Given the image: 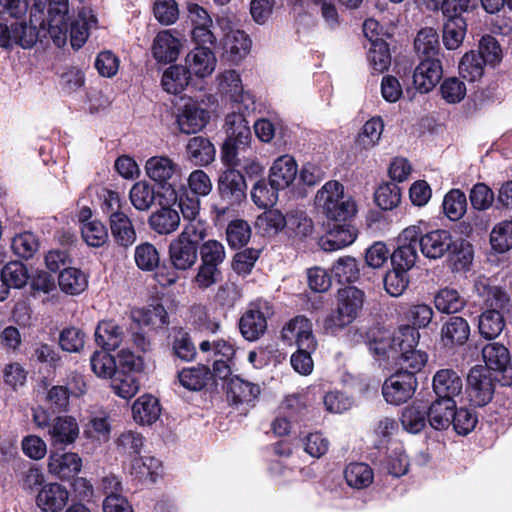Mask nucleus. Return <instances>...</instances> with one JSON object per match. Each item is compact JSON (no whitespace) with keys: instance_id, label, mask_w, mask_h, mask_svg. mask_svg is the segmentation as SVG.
Listing matches in <instances>:
<instances>
[{"instance_id":"58836bf2","label":"nucleus","mask_w":512,"mask_h":512,"mask_svg":"<svg viewBox=\"0 0 512 512\" xmlns=\"http://www.w3.org/2000/svg\"><path fill=\"white\" fill-rule=\"evenodd\" d=\"M95 340L104 350H115L122 344L124 333L115 322L102 321L95 330Z\"/></svg>"},{"instance_id":"09e8293b","label":"nucleus","mask_w":512,"mask_h":512,"mask_svg":"<svg viewBox=\"0 0 512 512\" xmlns=\"http://www.w3.org/2000/svg\"><path fill=\"white\" fill-rule=\"evenodd\" d=\"M331 273L339 283H353L360 278L359 264L351 256L338 258L331 268Z\"/></svg>"},{"instance_id":"a878e982","label":"nucleus","mask_w":512,"mask_h":512,"mask_svg":"<svg viewBox=\"0 0 512 512\" xmlns=\"http://www.w3.org/2000/svg\"><path fill=\"white\" fill-rule=\"evenodd\" d=\"M462 388V379L452 369L439 370L433 377V389L438 398L454 400L461 394Z\"/></svg>"},{"instance_id":"7c9ffc66","label":"nucleus","mask_w":512,"mask_h":512,"mask_svg":"<svg viewBox=\"0 0 512 512\" xmlns=\"http://www.w3.org/2000/svg\"><path fill=\"white\" fill-rule=\"evenodd\" d=\"M97 19L92 11L88 8H82L77 18L71 22L69 26L70 42L73 48H81L88 36L89 30L96 27Z\"/></svg>"},{"instance_id":"f3484780","label":"nucleus","mask_w":512,"mask_h":512,"mask_svg":"<svg viewBox=\"0 0 512 512\" xmlns=\"http://www.w3.org/2000/svg\"><path fill=\"white\" fill-rule=\"evenodd\" d=\"M218 89L227 95L234 103H242L245 109H249L254 101L250 94L244 92L240 75L235 70H226L218 75Z\"/></svg>"},{"instance_id":"72a5a7b5","label":"nucleus","mask_w":512,"mask_h":512,"mask_svg":"<svg viewBox=\"0 0 512 512\" xmlns=\"http://www.w3.org/2000/svg\"><path fill=\"white\" fill-rule=\"evenodd\" d=\"M337 301V308L344 317L354 321L363 307L364 292L357 287L348 286L338 291Z\"/></svg>"},{"instance_id":"37998d69","label":"nucleus","mask_w":512,"mask_h":512,"mask_svg":"<svg viewBox=\"0 0 512 512\" xmlns=\"http://www.w3.org/2000/svg\"><path fill=\"white\" fill-rule=\"evenodd\" d=\"M211 371L205 365L184 368L178 373V380L181 386L188 390H201L211 378Z\"/></svg>"},{"instance_id":"8fccbe9b","label":"nucleus","mask_w":512,"mask_h":512,"mask_svg":"<svg viewBox=\"0 0 512 512\" xmlns=\"http://www.w3.org/2000/svg\"><path fill=\"white\" fill-rule=\"evenodd\" d=\"M60 289L71 295H77L83 292L87 287L86 276L76 268H65L58 277Z\"/></svg>"},{"instance_id":"5fc2aeb1","label":"nucleus","mask_w":512,"mask_h":512,"mask_svg":"<svg viewBox=\"0 0 512 512\" xmlns=\"http://www.w3.org/2000/svg\"><path fill=\"white\" fill-rule=\"evenodd\" d=\"M199 350L206 355L207 360L226 359L233 360L235 355L234 346L224 339L204 340L199 344Z\"/></svg>"},{"instance_id":"bf43d9fd","label":"nucleus","mask_w":512,"mask_h":512,"mask_svg":"<svg viewBox=\"0 0 512 512\" xmlns=\"http://www.w3.org/2000/svg\"><path fill=\"white\" fill-rule=\"evenodd\" d=\"M485 64L481 55L471 51L462 57L459 63V73L462 78L474 82L482 77Z\"/></svg>"},{"instance_id":"b1692460","label":"nucleus","mask_w":512,"mask_h":512,"mask_svg":"<svg viewBox=\"0 0 512 512\" xmlns=\"http://www.w3.org/2000/svg\"><path fill=\"white\" fill-rule=\"evenodd\" d=\"M470 335V326L460 316L450 317L441 328V342L445 347L464 345Z\"/></svg>"},{"instance_id":"c85d7f7f","label":"nucleus","mask_w":512,"mask_h":512,"mask_svg":"<svg viewBox=\"0 0 512 512\" xmlns=\"http://www.w3.org/2000/svg\"><path fill=\"white\" fill-rule=\"evenodd\" d=\"M455 400L437 398L426 409L428 423L435 430L447 429L452 424Z\"/></svg>"},{"instance_id":"052dcab7","label":"nucleus","mask_w":512,"mask_h":512,"mask_svg":"<svg viewBox=\"0 0 512 512\" xmlns=\"http://www.w3.org/2000/svg\"><path fill=\"white\" fill-rule=\"evenodd\" d=\"M134 259L139 269L153 271L159 265L160 255L153 244L144 242L136 246Z\"/></svg>"},{"instance_id":"0eeeda50","label":"nucleus","mask_w":512,"mask_h":512,"mask_svg":"<svg viewBox=\"0 0 512 512\" xmlns=\"http://www.w3.org/2000/svg\"><path fill=\"white\" fill-rule=\"evenodd\" d=\"M225 130L227 139L222 147V155L233 150L246 149L251 141V131L249 122L244 116L241 108L233 111L226 116Z\"/></svg>"},{"instance_id":"412c9836","label":"nucleus","mask_w":512,"mask_h":512,"mask_svg":"<svg viewBox=\"0 0 512 512\" xmlns=\"http://www.w3.org/2000/svg\"><path fill=\"white\" fill-rule=\"evenodd\" d=\"M186 65L189 73L200 78L211 75L217 64V59L210 47H195L186 56Z\"/></svg>"},{"instance_id":"cd10ccee","label":"nucleus","mask_w":512,"mask_h":512,"mask_svg":"<svg viewBox=\"0 0 512 512\" xmlns=\"http://www.w3.org/2000/svg\"><path fill=\"white\" fill-rule=\"evenodd\" d=\"M357 237V230L348 224H335L327 234L320 239L324 251H336L351 245Z\"/></svg>"},{"instance_id":"de8ad7c7","label":"nucleus","mask_w":512,"mask_h":512,"mask_svg":"<svg viewBox=\"0 0 512 512\" xmlns=\"http://www.w3.org/2000/svg\"><path fill=\"white\" fill-rule=\"evenodd\" d=\"M436 309L441 313L454 314L461 311L465 305V299L456 289L443 288L434 297Z\"/></svg>"},{"instance_id":"79ce46f5","label":"nucleus","mask_w":512,"mask_h":512,"mask_svg":"<svg viewBox=\"0 0 512 512\" xmlns=\"http://www.w3.org/2000/svg\"><path fill=\"white\" fill-rule=\"evenodd\" d=\"M190 73L184 66H170L162 75L161 84L171 94L181 93L189 84Z\"/></svg>"},{"instance_id":"3c124183","label":"nucleus","mask_w":512,"mask_h":512,"mask_svg":"<svg viewBox=\"0 0 512 512\" xmlns=\"http://www.w3.org/2000/svg\"><path fill=\"white\" fill-rule=\"evenodd\" d=\"M466 22L462 17L448 18L443 28V43L446 49L455 50L463 42Z\"/></svg>"},{"instance_id":"a211bd4d","label":"nucleus","mask_w":512,"mask_h":512,"mask_svg":"<svg viewBox=\"0 0 512 512\" xmlns=\"http://www.w3.org/2000/svg\"><path fill=\"white\" fill-rule=\"evenodd\" d=\"M420 338V333L415 327L410 325H404L390 338V344L388 350L384 346V343H380L381 346L376 348L377 351H381L387 358H391V355H399L403 352L415 349Z\"/></svg>"},{"instance_id":"6ab92c4d","label":"nucleus","mask_w":512,"mask_h":512,"mask_svg":"<svg viewBox=\"0 0 512 512\" xmlns=\"http://www.w3.org/2000/svg\"><path fill=\"white\" fill-rule=\"evenodd\" d=\"M109 226L114 242L123 247L132 246L137 234L130 217L123 211H113L109 215Z\"/></svg>"},{"instance_id":"e2e57ef3","label":"nucleus","mask_w":512,"mask_h":512,"mask_svg":"<svg viewBox=\"0 0 512 512\" xmlns=\"http://www.w3.org/2000/svg\"><path fill=\"white\" fill-rule=\"evenodd\" d=\"M172 351L177 358L190 362L197 354L196 347L188 332L180 329L173 335Z\"/></svg>"},{"instance_id":"f8f14e48","label":"nucleus","mask_w":512,"mask_h":512,"mask_svg":"<svg viewBox=\"0 0 512 512\" xmlns=\"http://www.w3.org/2000/svg\"><path fill=\"white\" fill-rule=\"evenodd\" d=\"M221 198L229 205L240 203L246 197L247 185L244 176L234 168L222 173L218 183Z\"/></svg>"},{"instance_id":"f03ea898","label":"nucleus","mask_w":512,"mask_h":512,"mask_svg":"<svg viewBox=\"0 0 512 512\" xmlns=\"http://www.w3.org/2000/svg\"><path fill=\"white\" fill-rule=\"evenodd\" d=\"M315 204L327 218L335 221H346L356 212L355 202L336 180L328 181L317 191Z\"/></svg>"},{"instance_id":"2eb2a0df","label":"nucleus","mask_w":512,"mask_h":512,"mask_svg":"<svg viewBox=\"0 0 512 512\" xmlns=\"http://www.w3.org/2000/svg\"><path fill=\"white\" fill-rule=\"evenodd\" d=\"M199 246L195 241L175 238L169 245V259L172 266L181 271L191 269L197 262Z\"/></svg>"},{"instance_id":"6e6d98bb","label":"nucleus","mask_w":512,"mask_h":512,"mask_svg":"<svg viewBox=\"0 0 512 512\" xmlns=\"http://www.w3.org/2000/svg\"><path fill=\"white\" fill-rule=\"evenodd\" d=\"M1 280L8 288L20 289L25 286L29 280V274L26 266L21 262H9L1 270Z\"/></svg>"},{"instance_id":"0e129e2a","label":"nucleus","mask_w":512,"mask_h":512,"mask_svg":"<svg viewBox=\"0 0 512 512\" xmlns=\"http://www.w3.org/2000/svg\"><path fill=\"white\" fill-rule=\"evenodd\" d=\"M81 234L84 241L91 247H101L108 240V231L105 225L98 220L83 222Z\"/></svg>"},{"instance_id":"393cba45","label":"nucleus","mask_w":512,"mask_h":512,"mask_svg":"<svg viewBox=\"0 0 512 512\" xmlns=\"http://www.w3.org/2000/svg\"><path fill=\"white\" fill-rule=\"evenodd\" d=\"M146 175L155 183L166 182L179 178L180 169L178 165L168 156H153L145 163Z\"/></svg>"},{"instance_id":"4c0bfd02","label":"nucleus","mask_w":512,"mask_h":512,"mask_svg":"<svg viewBox=\"0 0 512 512\" xmlns=\"http://www.w3.org/2000/svg\"><path fill=\"white\" fill-rule=\"evenodd\" d=\"M161 472V462L153 456H136L131 461L130 473L139 481L153 483Z\"/></svg>"},{"instance_id":"ea45409f","label":"nucleus","mask_w":512,"mask_h":512,"mask_svg":"<svg viewBox=\"0 0 512 512\" xmlns=\"http://www.w3.org/2000/svg\"><path fill=\"white\" fill-rule=\"evenodd\" d=\"M414 47L421 59L438 58L440 42L437 31L431 27L421 29L414 40Z\"/></svg>"},{"instance_id":"7ed1b4c3","label":"nucleus","mask_w":512,"mask_h":512,"mask_svg":"<svg viewBox=\"0 0 512 512\" xmlns=\"http://www.w3.org/2000/svg\"><path fill=\"white\" fill-rule=\"evenodd\" d=\"M418 244L421 253L428 259H440L449 252L462 254L463 264L465 267L472 261L473 252L469 244L460 242L458 245L454 242L451 233L445 229H437L427 233H421L418 238Z\"/></svg>"},{"instance_id":"864d4df0","label":"nucleus","mask_w":512,"mask_h":512,"mask_svg":"<svg viewBox=\"0 0 512 512\" xmlns=\"http://www.w3.org/2000/svg\"><path fill=\"white\" fill-rule=\"evenodd\" d=\"M427 420L426 407L419 404L408 406L402 412L401 423L403 428L412 434L421 432Z\"/></svg>"},{"instance_id":"e433bc0d","label":"nucleus","mask_w":512,"mask_h":512,"mask_svg":"<svg viewBox=\"0 0 512 512\" xmlns=\"http://www.w3.org/2000/svg\"><path fill=\"white\" fill-rule=\"evenodd\" d=\"M228 397L236 404L238 403H253L261 393L258 384L245 381L238 376L230 379L227 387Z\"/></svg>"},{"instance_id":"5701e85b","label":"nucleus","mask_w":512,"mask_h":512,"mask_svg":"<svg viewBox=\"0 0 512 512\" xmlns=\"http://www.w3.org/2000/svg\"><path fill=\"white\" fill-rule=\"evenodd\" d=\"M69 500L68 490L58 484L50 483L42 487L36 499L37 506L47 512H58Z\"/></svg>"},{"instance_id":"f257e3e1","label":"nucleus","mask_w":512,"mask_h":512,"mask_svg":"<svg viewBox=\"0 0 512 512\" xmlns=\"http://www.w3.org/2000/svg\"><path fill=\"white\" fill-rule=\"evenodd\" d=\"M474 291L483 299L485 305V310L479 316V333L486 339H494L505 327L503 313L510 298L501 288L492 286L489 278L485 276L476 278Z\"/></svg>"},{"instance_id":"69168bd1","label":"nucleus","mask_w":512,"mask_h":512,"mask_svg":"<svg viewBox=\"0 0 512 512\" xmlns=\"http://www.w3.org/2000/svg\"><path fill=\"white\" fill-rule=\"evenodd\" d=\"M391 358L400 365L398 371L416 372L421 371L427 362V354L420 350L412 349L399 355H391Z\"/></svg>"},{"instance_id":"4be33fe9","label":"nucleus","mask_w":512,"mask_h":512,"mask_svg":"<svg viewBox=\"0 0 512 512\" xmlns=\"http://www.w3.org/2000/svg\"><path fill=\"white\" fill-rule=\"evenodd\" d=\"M298 166L290 155L278 157L272 164L269 173L271 185L278 189H285L296 179Z\"/></svg>"},{"instance_id":"ddd939ff","label":"nucleus","mask_w":512,"mask_h":512,"mask_svg":"<svg viewBox=\"0 0 512 512\" xmlns=\"http://www.w3.org/2000/svg\"><path fill=\"white\" fill-rule=\"evenodd\" d=\"M210 119V113L198 103L189 101L177 114V125L182 133L192 134L202 130Z\"/></svg>"},{"instance_id":"a19ab883","label":"nucleus","mask_w":512,"mask_h":512,"mask_svg":"<svg viewBox=\"0 0 512 512\" xmlns=\"http://www.w3.org/2000/svg\"><path fill=\"white\" fill-rule=\"evenodd\" d=\"M131 317L140 326L156 328L168 324L167 312L161 304L134 309L131 311Z\"/></svg>"},{"instance_id":"338daca9","label":"nucleus","mask_w":512,"mask_h":512,"mask_svg":"<svg viewBox=\"0 0 512 512\" xmlns=\"http://www.w3.org/2000/svg\"><path fill=\"white\" fill-rule=\"evenodd\" d=\"M492 248L500 253L512 247V221H502L494 226L490 234Z\"/></svg>"},{"instance_id":"f704fd0d","label":"nucleus","mask_w":512,"mask_h":512,"mask_svg":"<svg viewBox=\"0 0 512 512\" xmlns=\"http://www.w3.org/2000/svg\"><path fill=\"white\" fill-rule=\"evenodd\" d=\"M187 157L198 166H206L215 158V147L209 139L202 136L191 138L186 146Z\"/></svg>"},{"instance_id":"603ef678","label":"nucleus","mask_w":512,"mask_h":512,"mask_svg":"<svg viewBox=\"0 0 512 512\" xmlns=\"http://www.w3.org/2000/svg\"><path fill=\"white\" fill-rule=\"evenodd\" d=\"M200 263L212 267L221 268L226 259L224 245L214 239L204 241L199 246Z\"/></svg>"},{"instance_id":"1a4fd4ad","label":"nucleus","mask_w":512,"mask_h":512,"mask_svg":"<svg viewBox=\"0 0 512 512\" xmlns=\"http://www.w3.org/2000/svg\"><path fill=\"white\" fill-rule=\"evenodd\" d=\"M281 337L289 343L294 342L298 348L316 350L317 342L313 335L311 321L298 315L285 324Z\"/></svg>"},{"instance_id":"13d9d810","label":"nucleus","mask_w":512,"mask_h":512,"mask_svg":"<svg viewBox=\"0 0 512 512\" xmlns=\"http://www.w3.org/2000/svg\"><path fill=\"white\" fill-rule=\"evenodd\" d=\"M113 376L111 388L117 396L130 399L136 395L139 390V382L133 373L118 372Z\"/></svg>"},{"instance_id":"4d7b16f0","label":"nucleus","mask_w":512,"mask_h":512,"mask_svg":"<svg viewBox=\"0 0 512 512\" xmlns=\"http://www.w3.org/2000/svg\"><path fill=\"white\" fill-rule=\"evenodd\" d=\"M467 209V199L464 192L459 189L450 190L444 197L443 210L452 221L459 220Z\"/></svg>"},{"instance_id":"20e7f679","label":"nucleus","mask_w":512,"mask_h":512,"mask_svg":"<svg viewBox=\"0 0 512 512\" xmlns=\"http://www.w3.org/2000/svg\"><path fill=\"white\" fill-rule=\"evenodd\" d=\"M496 382L492 373L481 365L470 369L467 375V394L474 406L482 407L493 399Z\"/></svg>"},{"instance_id":"39448f33","label":"nucleus","mask_w":512,"mask_h":512,"mask_svg":"<svg viewBox=\"0 0 512 512\" xmlns=\"http://www.w3.org/2000/svg\"><path fill=\"white\" fill-rule=\"evenodd\" d=\"M422 233L421 225H411L405 228L398 237V248L391 255V262L395 269L407 272L418 258V238Z\"/></svg>"},{"instance_id":"c9c22d12","label":"nucleus","mask_w":512,"mask_h":512,"mask_svg":"<svg viewBox=\"0 0 512 512\" xmlns=\"http://www.w3.org/2000/svg\"><path fill=\"white\" fill-rule=\"evenodd\" d=\"M223 161L230 167H239L243 169L248 175H260L263 172L262 165L255 160L253 152L249 149L233 150L232 152H226L222 155Z\"/></svg>"},{"instance_id":"4468645a","label":"nucleus","mask_w":512,"mask_h":512,"mask_svg":"<svg viewBox=\"0 0 512 512\" xmlns=\"http://www.w3.org/2000/svg\"><path fill=\"white\" fill-rule=\"evenodd\" d=\"M442 74L443 69L439 58L422 59L414 70V86L419 92L427 93L440 81Z\"/></svg>"},{"instance_id":"bb28decb","label":"nucleus","mask_w":512,"mask_h":512,"mask_svg":"<svg viewBox=\"0 0 512 512\" xmlns=\"http://www.w3.org/2000/svg\"><path fill=\"white\" fill-rule=\"evenodd\" d=\"M180 48V40L170 30H164L156 35L152 45V53L157 61L170 63L177 60Z\"/></svg>"},{"instance_id":"dca6fc26","label":"nucleus","mask_w":512,"mask_h":512,"mask_svg":"<svg viewBox=\"0 0 512 512\" xmlns=\"http://www.w3.org/2000/svg\"><path fill=\"white\" fill-rule=\"evenodd\" d=\"M222 48L224 58L233 64H238L248 55L251 40L244 31L231 29L222 40Z\"/></svg>"},{"instance_id":"473e14b6","label":"nucleus","mask_w":512,"mask_h":512,"mask_svg":"<svg viewBox=\"0 0 512 512\" xmlns=\"http://www.w3.org/2000/svg\"><path fill=\"white\" fill-rule=\"evenodd\" d=\"M239 329L242 336L249 341H255L264 335L267 329V320L260 309H248L240 318Z\"/></svg>"},{"instance_id":"aec40b11","label":"nucleus","mask_w":512,"mask_h":512,"mask_svg":"<svg viewBox=\"0 0 512 512\" xmlns=\"http://www.w3.org/2000/svg\"><path fill=\"white\" fill-rule=\"evenodd\" d=\"M48 435L52 446L70 445L79 436V426L75 418L71 416L56 417L49 426Z\"/></svg>"},{"instance_id":"9d476101","label":"nucleus","mask_w":512,"mask_h":512,"mask_svg":"<svg viewBox=\"0 0 512 512\" xmlns=\"http://www.w3.org/2000/svg\"><path fill=\"white\" fill-rule=\"evenodd\" d=\"M68 0H50L48 8V33L54 44L62 47L67 42L69 24L67 21Z\"/></svg>"},{"instance_id":"6e6552de","label":"nucleus","mask_w":512,"mask_h":512,"mask_svg":"<svg viewBox=\"0 0 512 512\" xmlns=\"http://www.w3.org/2000/svg\"><path fill=\"white\" fill-rule=\"evenodd\" d=\"M482 358L485 368L502 375L505 385L512 384V356L509 349L499 343L491 342L482 348Z\"/></svg>"},{"instance_id":"c756f323","label":"nucleus","mask_w":512,"mask_h":512,"mask_svg":"<svg viewBox=\"0 0 512 512\" xmlns=\"http://www.w3.org/2000/svg\"><path fill=\"white\" fill-rule=\"evenodd\" d=\"M160 415V403L152 395H142L132 405L133 419L139 425H152L160 418Z\"/></svg>"},{"instance_id":"423d86ee","label":"nucleus","mask_w":512,"mask_h":512,"mask_svg":"<svg viewBox=\"0 0 512 512\" xmlns=\"http://www.w3.org/2000/svg\"><path fill=\"white\" fill-rule=\"evenodd\" d=\"M417 385L413 372L397 371L385 380L382 394L387 403L401 405L412 398Z\"/></svg>"},{"instance_id":"9b49d317","label":"nucleus","mask_w":512,"mask_h":512,"mask_svg":"<svg viewBox=\"0 0 512 512\" xmlns=\"http://www.w3.org/2000/svg\"><path fill=\"white\" fill-rule=\"evenodd\" d=\"M48 472L60 480L74 478L82 469V459L74 452H51L47 462Z\"/></svg>"},{"instance_id":"774afa93","label":"nucleus","mask_w":512,"mask_h":512,"mask_svg":"<svg viewBox=\"0 0 512 512\" xmlns=\"http://www.w3.org/2000/svg\"><path fill=\"white\" fill-rule=\"evenodd\" d=\"M107 351H95L90 358L91 369L100 378H111L116 373L115 359Z\"/></svg>"},{"instance_id":"2f4dec72","label":"nucleus","mask_w":512,"mask_h":512,"mask_svg":"<svg viewBox=\"0 0 512 512\" xmlns=\"http://www.w3.org/2000/svg\"><path fill=\"white\" fill-rule=\"evenodd\" d=\"M148 225L159 235H170L179 228L180 215L177 210L163 206L149 216Z\"/></svg>"},{"instance_id":"a18cd8bd","label":"nucleus","mask_w":512,"mask_h":512,"mask_svg":"<svg viewBox=\"0 0 512 512\" xmlns=\"http://www.w3.org/2000/svg\"><path fill=\"white\" fill-rule=\"evenodd\" d=\"M156 193L154 188L146 181H139L133 184L129 192V199L132 206L140 212L151 209L155 203Z\"/></svg>"},{"instance_id":"680f3d73","label":"nucleus","mask_w":512,"mask_h":512,"mask_svg":"<svg viewBox=\"0 0 512 512\" xmlns=\"http://www.w3.org/2000/svg\"><path fill=\"white\" fill-rule=\"evenodd\" d=\"M279 190L270 182L260 180L253 185L251 198L259 208H269L276 204Z\"/></svg>"},{"instance_id":"c03bdc74","label":"nucleus","mask_w":512,"mask_h":512,"mask_svg":"<svg viewBox=\"0 0 512 512\" xmlns=\"http://www.w3.org/2000/svg\"><path fill=\"white\" fill-rule=\"evenodd\" d=\"M344 477L350 487L363 489L373 482L374 473L368 464L353 462L346 466Z\"/></svg>"},{"instance_id":"49530a36","label":"nucleus","mask_w":512,"mask_h":512,"mask_svg":"<svg viewBox=\"0 0 512 512\" xmlns=\"http://www.w3.org/2000/svg\"><path fill=\"white\" fill-rule=\"evenodd\" d=\"M384 129L383 120L380 117H373L362 127L356 139V147L362 150L374 148L380 141Z\"/></svg>"}]
</instances>
